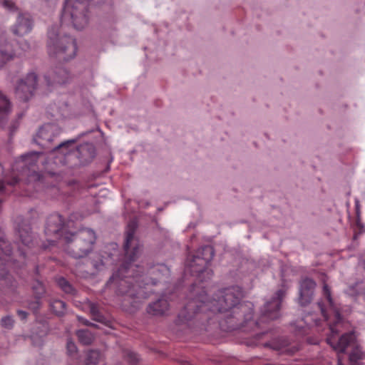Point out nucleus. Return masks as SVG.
<instances>
[{"mask_svg": "<svg viewBox=\"0 0 365 365\" xmlns=\"http://www.w3.org/2000/svg\"><path fill=\"white\" fill-rule=\"evenodd\" d=\"M288 286L282 280L281 288L279 289L267 302L260 310V317L258 320L253 321V304L250 302H241L243 297V290L239 286H232L217 291L213 299L209 301L210 312L230 313L227 316L225 321L227 323L229 331L241 329L248 326L253 329L261 323H267L277 319L279 317V309L283 298L285 297Z\"/></svg>", "mask_w": 365, "mask_h": 365, "instance_id": "1", "label": "nucleus"}, {"mask_svg": "<svg viewBox=\"0 0 365 365\" xmlns=\"http://www.w3.org/2000/svg\"><path fill=\"white\" fill-rule=\"evenodd\" d=\"M136 228L137 225L135 222L128 223L123 243L124 262L118 272L113 274L108 281V284L115 283L118 294L134 302L135 299L143 297L144 294L140 284L141 276L139 273L135 275L133 274L135 267H138L132 263L140 256L143 247L135 236Z\"/></svg>", "mask_w": 365, "mask_h": 365, "instance_id": "2", "label": "nucleus"}, {"mask_svg": "<svg viewBox=\"0 0 365 365\" xmlns=\"http://www.w3.org/2000/svg\"><path fill=\"white\" fill-rule=\"evenodd\" d=\"M210 311L207 294L203 289H193L187 302L180 312L176 324L185 326L190 329L205 326V322L210 317L207 314Z\"/></svg>", "mask_w": 365, "mask_h": 365, "instance_id": "3", "label": "nucleus"}, {"mask_svg": "<svg viewBox=\"0 0 365 365\" xmlns=\"http://www.w3.org/2000/svg\"><path fill=\"white\" fill-rule=\"evenodd\" d=\"M46 46L49 56L59 62L68 61L76 55V39L71 36L61 34L56 26L48 29Z\"/></svg>", "mask_w": 365, "mask_h": 365, "instance_id": "4", "label": "nucleus"}, {"mask_svg": "<svg viewBox=\"0 0 365 365\" xmlns=\"http://www.w3.org/2000/svg\"><path fill=\"white\" fill-rule=\"evenodd\" d=\"M64 240L66 243V253L75 259H81L86 257L93 250L96 235L91 229L81 228L76 232L70 230Z\"/></svg>", "mask_w": 365, "mask_h": 365, "instance_id": "5", "label": "nucleus"}, {"mask_svg": "<svg viewBox=\"0 0 365 365\" xmlns=\"http://www.w3.org/2000/svg\"><path fill=\"white\" fill-rule=\"evenodd\" d=\"M77 139H71L57 143L53 148V151L61 150L66 157H75L78 161L73 163L72 167H80L88 165L96 157V148L92 143H83L76 149H71V146L75 144Z\"/></svg>", "mask_w": 365, "mask_h": 365, "instance_id": "6", "label": "nucleus"}, {"mask_svg": "<svg viewBox=\"0 0 365 365\" xmlns=\"http://www.w3.org/2000/svg\"><path fill=\"white\" fill-rule=\"evenodd\" d=\"M62 18L69 19L76 30L83 29L91 18L90 0H75L65 8Z\"/></svg>", "mask_w": 365, "mask_h": 365, "instance_id": "7", "label": "nucleus"}, {"mask_svg": "<svg viewBox=\"0 0 365 365\" xmlns=\"http://www.w3.org/2000/svg\"><path fill=\"white\" fill-rule=\"evenodd\" d=\"M327 341L339 353H344L347 347H351L352 351L349 356L350 364L351 365H363L360 362L363 357V353L359 345L357 344L355 331L346 332L342 334L338 339L334 337H328Z\"/></svg>", "mask_w": 365, "mask_h": 365, "instance_id": "8", "label": "nucleus"}, {"mask_svg": "<svg viewBox=\"0 0 365 365\" xmlns=\"http://www.w3.org/2000/svg\"><path fill=\"white\" fill-rule=\"evenodd\" d=\"M214 255V247L211 245H204L200 247L193 255L187 257L186 266L192 275L200 277L201 274L206 271Z\"/></svg>", "mask_w": 365, "mask_h": 365, "instance_id": "9", "label": "nucleus"}, {"mask_svg": "<svg viewBox=\"0 0 365 365\" xmlns=\"http://www.w3.org/2000/svg\"><path fill=\"white\" fill-rule=\"evenodd\" d=\"M38 86V75L29 72L24 78L19 79L14 87L16 99L21 102L29 101L34 96Z\"/></svg>", "mask_w": 365, "mask_h": 365, "instance_id": "10", "label": "nucleus"}, {"mask_svg": "<svg viewBox=\"0 0 365 365\" xmlns=\"http://www.w3.org/2000/svg\"><path fill=\"white\" fill-rule=\"evenodd\" d=\"M73 222H64L62 215L53 213L50 215L46 222L45 234L48 237H53L55 239L63 238L69 233V228L73 225Z\"/></svg>", "mask_w": 365, "mask_h": 365, "instance_id": "11", "label": "nucleus"}, {"mask_svg": "<svg viewBox=\"0 0 365 365\" xmlns=\"http://www.w3.org/2000/svg\"><path fill=\"white\" fill-rule=\"evenodd\" d=\"M62 132L61 128L56 124L48 123L41 127L37 133V137L40 139V141L34 139L36 144L44 148L49 149L51 152H53L52 150L56 146L51 147L53 141H55L61 135Z\"/></svg>", "mask_w": 365, "mask_h": 365, "instance_id": "12", "label": "nucleus"}, {"mask_svg": "<svg viewBox=\"0 0 365 365\" xmlns=\"http://www.w3.org/2000/svg\"><path fill=\"white\" fill-rule=\"evenodd\" d=\"M317 283L309 277L302 278L299 282L298 303L302 307L309 305L314 294Z\"/></svg>", "mask_w": 365, "mask_h": 365, "instance_id": "13", "label": "nucleus"}, {"mask_svg": "<svg viewBox=\"0 0 365 365\" xmlns=\"http://www.w3.org/2000/svg\"><path fill=\"white\" fill-rule=\"evenodd\" d=\"M15 232L20 241L25 246L32 245L34 242V235L29 220L19 217L16 220Z\"/></svg>", "mask_w": 365, "mask_h": 365, "instance_id": "14", "label": "nucleus"}, {"mask_svg": "<svg viewBox=\"0 0 365 365\" xmlns=\"http://www.w3.org/2000/svg\"><path fill=\"white\" fill-rule=\"evenodd\" d=\"M70 78L68 71L62 66L54 68L44 76L48 86L65 84Z\"/></svg>", "mask_w": 365, "mask_h": 365, "instance_id": "15", "label": "nucleus"}, {"mask_svg": "<svg viewBox=\"0 0 365 365\" xmlns=\"http://www.w3.org/2000/svg\"><path fill=\"white\" fill-rule=\"evenodd\" d=\"M33 28V21L28 14L19 13L16 23L13 26L11 30L14 35L23 36L29 34Z\"/></svg>", "mask_w": 365, "mask_h": 365, "instance_id": "16", "label": "nucleus"}, {"mask_svg": "<svg viewBox=\"0 0 365 365\" xmlns=\"http://www.w3.org/2000/svg\"><path fill=\"white\" fill-rule=\"evenodd\" d=\"M169 309V303L165 299H158L150 303L147 307V312L153 316L162 317L166 314Z\"/></svg>", "mask_w": 365, "mask_h": 365, "instance_id": "17", "label": "nucleus"}, {"mask_svg": "<svg viewBox=\"0 0 365 365\" xmlns=\"http://www.w3.org/2000/svg\"><path fill=\"white\" fill-rule=\"evenodd\" d=\"M0 54L3 60H0V68H1L5 63L14 58L15 53L11 49V46L7 41L4 36H0Z\"/></svg>", "mask_w": 365, "mask_h": 365, "instance_id": "18", "label": "nucleus"}, {"mask_svg": "<svg viewBox=\"0 0 365 365\" xmlns=\"http://www.w3.org/2000/svg\"><path fill=\"white\" fill-rule=\"evenodd\" d=\"M112 255H109L108 257H104L100 253H96L92 258L88 259L96 271H100L106 265L109 264V257Z\"/></svg>", "mask_w": 365, "mask_h": 365, "instance_id": "19", "label": "nucleus"}, {"mask_svg": "<svg viewBox=\"0 0 365 365\" xmlns=\"http://www.w3.org/2000/svg\"><path fill=\"white\" fill-rule=\"evenodd\" d=\"M90 313L92 315L93 320L104 324L106 327H110V321L104 317L99 311L97 305L91 303L89 306Z\"/></svg>", "mask_w": 365, "mask_h": 365, "instance_id": "20", "label": "nucleus"}, {"mask_svg": "<svg viewBox=\"0 0 365 365\" xmlns=\"http://www.w3.org/2000/svg\"><path fill=\"white\" fill-rule=\"evenodd\" d=\"M52 312L57 317H61L66 314V303L59 299H54L50 303Z\"/></svg>", "mask_w": 365, "mask_h": 365, "instance_id": "21", "label": "nucleus"}, {"mask_svg": "<svg viewBox=\"0 0 365 365\" xmlns=\"http://www.w3.org/2000/svg\"><path fill=\"white\" fill-rule=\"evenodd\" d=\"M76 336L80 343L85 346L91 345L95 339L94 335L88 329L78 330Z\"/></svg>", "mask_w": 365, "mask_h": 365, "instance_id": "22", "label": "nucleus"}, {"mask_svg": "<svg viewBox=\"0 0 365 365\" xmlns=\"http://www.w3.org/2000/svg\"><path fill=\"white\" fill-rule=\"evenodd\" d=\"M56 282L64 293L72 296H75L77 294V290L66 278L63 277H58L56 279Z\"/></svg>", "mask_w": 365, "mask_h": 365, "instance_id": "23", "label": "nucleus"}, {"mask_svg": "<svg viewBox=\"0 0 365 365\" xmlns=\"http://www.w3.org/2000/svg\"><path fill=\"white\" fill-rule=\"evenodd\" d=\"M31 289L34 294V298L42 299L46 293L45 285L38 279H34Z\"/></svg>", "mask_w": 365, "mask_h": 365, "instance_id": "24", "label": "nucleus"}, {"mask_svg": "<svg viewBox=\"0 0 365 365\" xmlns=\"http://www.w3.org/2000/svg\"><path fill=\"white\" fill-rule=\"evenodd\" d=\"M42 154V152L33 151L22 155L21 158L26 165H28L30 167H35L37 164L39 156L41 155Z\"/></svg>", "mask_w": 365, "mask_h": 365, "instance_id": "25", "label": "nucleus"}, {"mask_svg": "<svg viewBox=\"0 0 365 365\" xmlns=\"http://www.w3.org/2000/svg\"><path fill=\"white\" fill-rule=\"evenodd\" d=\"M12 104L8 97L0 91V113L8 115L11 112Z\"/></svg>", "mask_w": 365, "mask_h": 365, "instance_id": "26", "label": "nucleus"}, {"mask_svg": "<svg viewBox=\"0 0 365 365\" xmlns=\"http://www.w3.org/2000/svg\"><path fill=\"white\" fill-rule=\"evenodd\" d=\"M0 251L6 256L12 254L11 244L6 240L5 235L0 231Z\"/></svg>", "mask_w": 365, "mask_h": 365, "instance_id": "27", "label": "nucleus"}, {"mask_svg": "<svg viewBox=\"0 0 365 365\" xmlns=\"http://www.w3.org/2000/svg\"><path fill=\"white\" fill-rule=\"evenodd\" d=\"M100 358V351L98 350H89L85 361V365H97Z\"/></svg>", "mask_w": 365, "mask_h": 365, "instance_id": "28", "label": "nucleus"}, {"mask_svg": "<svg viewBox=\"0 0 365 365\" xmlns=\"http://www.w3.org/2000/svg\"><path fill=\"white\" fill-rule=\"evenodd\" d=\"M168 272V268L166 265L162 263H158L157 264H154L150 267L149 273L150 274H165Z\"/></svg>", "mask_w": 365, "mask_h": 365, "instance_id": "29", "label": "nucleus"}, {"mask_svg": "<svg viewBox=\"0 0 365 365\" xmlns=\"http://www.w3.org/2000/svg\"><path fill=\"white\" fill-rule=\"evenodd\" d=\"M66 351L69 356L74 357L78 353V348L71 338H68L66 341Z\"/></svg>", "mask_w": 365, "mask_h": 365, "instance_id": "30", "label": "nucleus"}, {"mask_svg": "<svg viewBox=\"0 0 365 365\" xmlns=\"http://www.w3.org/2000/svg\"><path fill=\"white\" fill-rule=\"evenodd\" d=\"M6 285L10 289L11 292H16L18 287V283L11 275L8 274L4 279Z\"/></svg>", "mask_w": 365, "mask_h": 365, "instance_id": "31", "label": "nucleus"}, {"mask_svg": "<svg viewBox=\"0 0 365 365\" xmlns=\"http://www.w3.org/2000/svg\"><path fill=\"white\" fill-rule=\"evenodd\" d=\"M41 299L35 298L34 300H31L28 302V308L34 312V313H37L41 306Z\"/></svg>", "mask_w": 365, "mask_h": 365, "instance_id": "32", "label": "nucleus"}, {"mask_svg": "<svg viewBox=\"0 0 365 365\" xmlns=\"http://www.w3.org/2000/svg\"><path fill=\"white\" fill-rule=\"evenodd\" d=\"M14 321L11 316L7 315L1 318V325L6 329H11L14 327Z\"/></svg>", "mask_w": 365, "mask_h": 365, "instance_id": "33", "label": "nucleus"}, {"mask_svg": "<svg viewBox=\"0 0 365 365\" xmlns=\"http://www.w3.org/2000/svg\"><path fill=\"white\" fill-rule=\"evenodd\" d=\"M125 359L132 365L136 364L139 361L138 355L133 351H128L125 354Z\"/></svg>", "mask_w": 365, "mask_h": 365, "instance_id": "34", "label": "nucleus"}, {"mask_svg": "<svg viewBox=\"0 0 365 365\" xmlns=\"http://www.w3.org/2000/svg\"><path fill=\"white\" fill-rule=\"evenodd\" d=\"M2 5L4 8H6L10 11H18V7L16 6L15 3L11 0H2Z\"/></svg>", "mask_w": 365, "mask_h": 365, "instance_id": "35", "label": "nucleus"}, {"mask_svg": "<svg viewBox=\"0 0 365 365\" xmlns=\"http://www.w3.org/2000/svg\"><path fill=\"white\" fill-rule=\"evenodd\" d=\"M8 274L9 272L6 267L4 259L0 257V279H4Z\"/></svg>", "mask_w": 365, "mask_h": 365, "instance_id": "36", "label": "nucleus"}, {"mask_svg": "<svg viewBox=\"0 0 365 365\" xmlns=\"http://www.w3.org/2000/svg\"><path fill=\"white\" fill-rule=\"evenodd\" d=\"M323 291H324V294L327 301L329 302V305L332 307L334 304V302H333V299L331 297L330 289L327 284H324Z\"/></svg>", "mask_w": 365, "mask_h": 365, "instance_id": "37", "label": "nucleus"}, {"mask_svg": "<svg viewBox=\"0 0 365 365\" xmlns=\"http://www.w3.org/2000/svg\"><path fill=\"white\" fill-rule=\"evenodd\" d=\"M42 175L39 173V172H37L36 170H32L30 174L29 175V178L30 179V180H34V181H41V179H42Z\"/></svg>", "mask_w": 365, "mask_h": 365, "instance_id": "38", "label": "nucleus"}, {"mask_svg": "<svg viewBox=\"0 0 365 365\" xmlns=\"http://www.w3.org/2000/svg\"><path fill=\"white\" fill-rule=\"evenodd\" d=\"M19 127V120H14L9 128V134L10 135H13L14 133L16 131V130Z\"/></svg>", "mask_w": 365, "mask_h": 365, "instance_id": "39", "label": "nucleus"}, {"mask_svg": "<svg viewBox=\"0 0 365 365\" xmlns=\"http://www.w3.org/2000/svg\"><path fill=\"white\" fill-rule=\"evenodd\" d=\"M16 313L19 317L23 321L26 320L28 317V312L26 311L19 309L17 310Z\"/></svg>", "mask_w": 365, "mask_h": 365, "instance_id": "40", "label": "nucleus"}, {"mask_svg": "<svg viewBox=\"0 0 365 365\" xmlns=\"http://www.w3.org/2000/svg\"><path fill=\"white\" fill-rule=\"evenodd\" d=\"M317 305H318L319 308L320 309V311H321V313H322V316L324 318L327 319V312H326V310H325V308H324L323 302L319 301V302H317Z\"/></svg>", "mask_w": 365, "mask_h": 365, "instance_id": "41", "label": "nucleus"}, {"mask_svg": "<svg viewBox=\"0 0 365 365\" xmlns=\"http://www.w3.org/2000/svg\"><path fill=\"white\" fill-rule=\"evenodd\" d=\"M78 319L80 322H81L83 325L89 327L91 324V322H90L88 319L82 317H78Z\"/></svg>", "mask_w": 365, "mask_h": 365, "instance_id": "42", "label": "nucleus"}, {"mask_svg": "<svg viewBox=\"0 0 365 365\" xmlns=\"http://www.w3.org/2000/svg\"><path fill=\"white\" fill-rule=\"evenodd\" d=\"M335 323H339L342 320V316L339 311L334 312Z\"/></svg>", "mask_w": 365, "mask_h": 365, "instance_id": "43", "label": "nucleus"}, {"mask_svg": "<svg viewBox=\"0 0 365 365\" xmlns=\"http://www.w3.org/2000/svg\"><path fill=\"white\" fill-rule=\"evenodd\" d=\"M355 208H356V214L357 216L358 220H359L360 217V205L359 200H356L355 202Z\"/></svg>", "mask_w": 365, "mask_h": 365, "instance_id": "44", "label": "nucleus"}, {"mask_svg": "<svg viewBox=\"0 0 365 365\" xmlns=\"http://www.w3.org/2000/svg\"><path fill=\"white\" fill-rule=\"evenodd\" d=\"M5 190V185L3 182H0V193H3Z\"/></svg>", "mask_w": 365, "mask_h": 365, "instance_id": "45", "label": "nucleus"}, {"mask_svg": "<svg viewBox=\"0 0 365 365\" xmlns=\"http://www.w3.org/2000/svg\"><path fill=\"white\" fill-rule=\"evenodd\" d=\"M106 255H107V256H105L106 257H108L109 255V254H108V252H106ZM110 255H112V254L110 253ZM112 256H113V255L110 256V257L108 258L109 259V264H113V260H112V259H111Z\"/></svg>", "mask_w": 365, "mask_h": 365, "instance_id": "46", "label": "nucleus"}, {"mask_svg": "<svg viewBox=\"0 0 365 365\" xmlns=\"http://www.w3.org/2000/svg\"><path fill=\"white\" fill-rule=\"evenodd\" d=\"M91 324H92V325H90L89 327H94V328H96V329H98V328H99L98 325V324H94V323H92V322H91Z\"/></svg>", "mask_w": 365, "mask_h": 365, "instance_id": "47", "label": "nucleus"}, {"mask_svg": "<svg viewBox=\"0 0 365 365\" xmlns=\"http://www.w3.org/2000/svg\"><path fill=\"white\" fill-rule=\"evenodd\" d=\"M337 365H344V364H342L341 360V359H340L339 357L338 358V363H337Z\"/></svg>", "mask_w": 365, "mask_h": 365, "instance_id": "48", "label": "nucleus"}, {"mask_svg": "<svg viewBox=\"0 0 365 365\" xmlns=\"http://www.w3.org/2000/svg\"><path fill=\"white\" fill-rule=\"evenodd\" d=\"M110 169V166L109 165H107L106 167V170H108Z\"/></svg>", "mask_w": 365, "mask_h": 365, "instance_id": "49", "label": "nucleus"}, {"mask_svg": "<svg viewBox=\"0 0 365 365\" xmlns=\"http://www.w3.org/2000/svg\"><path fill=\"white\" fill-rule=\"evenodd\" d=\"M38 268L36 267V274H38Z\"/></svg>", "mask_w": 365, "mask_h": 365, "instance_id": "50", "label": "nucleus"}]
</instances>
